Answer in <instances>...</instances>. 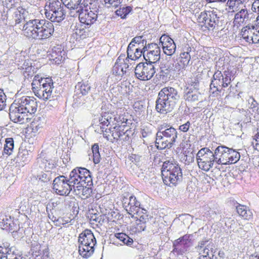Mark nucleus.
Returning a JSON list of instances; mask_svg holds the SVG:
<instances>
[{"label":"nucleus","instance_id":"f257e3e1","mask_svg":"<svg viewBox=\"0 0 259 259\" xmlns=\"http://www.w3.org/2000/svg\"><path fill=\"white\" fill-rule=\"evenodd\" d=\"M28 12L21 7H19L14 13L16 24H19L22 20L25 23L23 32L29 38L38 41L46 40L51 37L54 32L53 23L45 19H32L26 21Z\"/></svg>","mask_w":259,"mask_h":259},{"label":"nucleus","instance_id":"f03ea898","mask_svg":"<svg viewBox=\"0 0 259 259\" xmlns=\"http://www.w3.org/2000/svg\"><path fill=\"white\" fill-rule=\"evenodd\" d=\"M37 103L32 97L23 96L15 100L10 107L9 116L14 122L23 123L27 113L32 114L37 110Z\"/></svg>","mask_w":259,"mask_h":259},{"label":"nucleus","instance_id":"7ed1b4c3","mask_svg":"<svg viewBox=\"0 0 259 259\" xmlns=\"http://www.w3.org/2000/svg\"><path fill=\"white\" fill-rule=\"evenodd\" d=\"M180 99L177 89L171 87H164L158 93L156 101L155 109L161 114L172 111Z\"/></svg>","mask_w":259,"mask_h":259},{"label":"nucleus","instance_id":"20e7f679","mask_svg":"<svg viewBox=\"0 0 259 259\" xmlns=\"http://www.w3.org/2000/svg\"><path fill=\"white\" fill-rule=\"evenodd\" d=\"M158 129L155 140L157 148L162 150L171 148L178 138L177 130L166 124L161 125Z\"/></svg>","mask_w":259,"mask_h":259},{"label":"nucleus","instance_id":"39448f33","mask_svg":"<svg viewBox=\"0 0 259 259\" xmlns=\"http://www.w3.org/2000/svg\"><path fill=\"white\" fill-rule=\"evenodd\" d=\"M31 85L35 95L39 99L46 101L54 97L52 95L54 82L51 78L36 74L33 78Z\"/></svg>","mask_w":259,"mask_h":259},{"label":"nucleus","instance_id":"423d86ee","mask_svg":"<svg viewBox=\"0 0 259 259\" xmlns=\"http://www.w3.org/2000/svg\"><path fill=\"white\" fill-rule=\"evenodd\" d=\"M161 175L163 183L167 185L176 186L183 178L182 169L178 163L174 161H165L161 168Z\"/></svg>","mask_w":259,"mask_h":259},{"label":"nucleus","instance_id":"0eeeda50","mask_svg":"<svg viewBox=\"0 0 259 259\" xmlns=\"http://www.w3.org/2000/svg\"><path fill=\"white\" fill-rule=\"evenodd\" d=\"M78 251L83 258H88L94 252V246L96 244V238L92 232L86 229L78 237Z\"/></svg>","mask_w":259,"mask_h":259},{"label":"nucleus","instance_id":"6e6552de","mask_svg":"<svg viewBox=\"0 0 259 259\" xmlns=\"http://www.w3.org/2000/svg\"><path fill=\"white\" fill-rule=\"evenodd\" d=\"M66 9L64 5L59 1H53L45 7L46 17L51 23L62 22L65 18Z\"/></svg>","mask_w":259,"mask_h":259},{"label":"nucleus","instance_id":"1a4fd4ad","mask_svg":"<svg viewBox=\"0 0 259 259\" xmlns=\"http://www.w3.org/2000/svg\"><path fill=\"white\" fill-rule=\"evenodd\" d=\"M70 182L74 185H87L92 186L93 184L91 172L84 167H76L70 173Z\"/></svg>","mask_w":259,"mask_h":259},{"label":"nucleus","instance_id":"9d476101","mask_svg":"<svg viewBox=\"0 0 259 259\" xmlns=\"http://www.w3.org/2000/svg\"><path fill=\"white\" fill-rule=\"evenodd\" d=\"M74 187V185L70 182V177L67 178L63 175L59 176L55 178L53 182V189L60 195H68L73 190Z\"/></svg>","mask_w":259,"mask_h":259},{"label":"nucleus","instance_id":"9b49d317","mask_svg":"<svg viewBox=\"0 0 259 259\" xmlns=\"http://www.w3.org/2000/svg\"><path fill=\"white\" fill-rule=\"evenodd\" d=\"M156 73L155 66L148 62H140L135 68V76L138 79L147 81L151 79Z\"/></svg>","mask_w":259,"mask_h":259},{"label":"nucleus","instance_id":"f8f14e48","mask_svg":"<svg viewBox=\"0 0 259 259\" xmlns=\"http://www.w3.org/2000/svg\"><path fill=\"white\" fill-rule=\"evenodd\" d=\"M90 5L91 6H89L90 10L87 9V6H85V9L82 8V9L77 13L80 23L84 24L85 26H91L94 24L98 17V9L97 5L96 4H94L92 7H91L92 4H91Z\"/></svg>","mask_w":259,"mask_h":259},{"label":"nucleus","instance_id":"ddd939ff","mask_svg":"<svg viewBox=\"0 0 259 259\" xmlns=\"http://www.w3.org/2000/svg\"><path fill=\"white\" fill-rule=\"evenodd\" d=\"M221 13L217 10L204 11L200 13L198 17L197 21L199 23H202L206 27L214 28L218 26L220 21Z\"/></svg>","mask_w":259,"mask_h":259},{"label":"nucleus","instance_id":"4468645a","mask_svg":"<svg viewBox=\"0 0 259 259\" xmlns=\"http://www.w3.org/2000/svg\"><path fill=\"white\" fill-rule=\"evenodd\" d=\"M191 236V235L186 234L175 240L172 243L173 249L171 252L179 255H183L188 251L189 248L192 245Z\"/></svg>","mask_w":259,"mask_h":259},{"label":"nucleus","instance_id":"2eb2a0df","mask_svg":"<svg viewBox=\"0 0 259 259\" xmlns=\"http://www.w3.org/2000/svg\"><path fill=\"white\" fill-rule=\"evenodd\" d=\"M254 14L244 7V8L241 9L235 14L233 20L234 26L238 27L246 24L254 19Z\"/></svg>","mask_w":259,"mask_h":259},{"label":"nucleus","instance_id":"dca6fc26","mask_svg":"<svg viewBox=\"0 0 259 259\" xmlns=\"http://www.w3.org/2000/svg\"><path fill=\"white\" fill-rule=\"evenodd\" d=\"M125 200H127V198L124 197L122 201L123 207L131 217L134 218V214L136 213L138 214L139 212V209L141 208V203L137 200L134 195H131L130 197L129 201L127 203Z\"/></svg>","mask_w":259,"mask_h":259},{"label":"nucleus","instance_id":"f3484780","mask_svg":"<svg viewBox=\"0 0 259 259\" xmlns=\"http://www.w3.org/2000/svg\"><path fill=\"white\" fill-rule=\"evenodd\" d=\"M0 218V227L9 232H17L19 229L17 226L18 220L14 221L10 216L1 215Z\"/></svg>","mask_w":259,"mask_h":259},{"label":"nucleus","instance_id":"a211bd4d","mask_svg":"<svg viewBox=\"0 0 259 259\" xmlns=\"http://www.w3.org/2000/svg\"><path fill=\"white\" fill-rule=\"evenodd\" d=\"M81 0H61V3L70 11L69 14L71 17L77 16V13L85 7V5L80 3Z\"/></svg>","mask_w":259,"mask_h":259},{"label":"nucleus","instance_id":"6ab92c4d","mask_svg":"<svg viewBox=\"0 0 259 259\" xmlns=\"http://www.w3.org/2000/svg\"><path fill=\"white\" fill-rule=\"evenodd\" d=\"M160 43H161L164 53L168 56L173 55L176 50V45L170 37L162 35L160 38Z\"/></svg>","mask_w":259,"mask_h":259},{"label":"nucleus","instance_id":"aec40b11","mask_svg":"<svg viewBox=\"0 0 259 259\" xmlns=\"http://www.w3.org/2000/svg\"><path fill=\"white\" fill-rule=\"evenodd\" d=\"M215 159L213 152L210 150L205 156L199 159L198 164L199 167L204 171H208L213 165Z\"/></svg>","mask_w":259,"mask_h":259},{"label":"nucleus","instance_id":"412c9836","mask_svg":"<svg viewBox=\"0 0 259 259\" xmlns=\"http://www.w3.org/2000/svg\"><path fill=\"white\" fill-rule=\"evenodd\" d=\"M198 82L196 80L193 82V88L196 90H193L192 89L187 88L185 91L184 98L188 102H195L199 100L200 94L198 92Z\"/></svg>","mask_w":259,"mask_h":259},{"label":"nucleus","instance_id":"4be33fe9","mask_svg":"<svg viewBox=\"0 0 259 259\" xmlns=\"http://www.w3.org/2000/svg\"><path fill=\"white\" fill-rule=\"evenodd\" d=\"M50 60L56 64H60L65 59V52L59 47H54L50 54Z\"/></svg>","mask_w":259,"mask_h":259},{"label":"nucleus","instance_id":"5701e85b","mask_svg":"<svg viewBox=\"0 0 259 259\" xmlns=\"http://www.w3.org/2000/svg\"><path fill=\"white\" fill-rule=\"evenodd\" d=\"M73 189V191L75 195L83 197H82V199L90 197L93 191L91 186H87L86 184L74 185Z\"/></svg>","mask_w":259,"mask_h":259},{"label":"nucleus","instance_id":"b1692460","mask_svg":"<svg viewBox=\"0 0 259 259\" xmlns=\"http://www.w3.org/2000/svg\"><path fill=\"white\" fill-rule=\"evenodd\" d=\"M212 243H209L199 253L198 259H214L216 252Z\"/></svg>","mask_w":259,"mask_h":259},{"label":"nucleus","instance_id":"393cba45","mask_svg":"<svg viewBox=\"0 0 259 259\" xmlns=\"http://www.w3.org/2000/svg\"><path fill=\"white\" fill-rule=\"evenodd\" d=\"M160 52L154 51H151L147 52L145 54H144V58L145 60V62L148 63H152V65H155L156 62L158 61L160 58Z\"/></svg>","mask_w":259,"mask_h":259},{"label":"nucleus","instance_id":"a878e982","mask_svg":"<svg viewBox=\"0 0 259 259\" xmlns=\"http://www.w3.org/2000/svg\"><path fill=\"white\" fill-rule=\"evenodd\" d=\"M236 211L240 216L247 220H249L252 218V213L250 210L247 208L246 206L240 204L238 203H236Z\"/></svg>","mask_w":259,"mask_h":259},{"label":"nucleus","instance_id":"bb28decb","mask_svg":"<svg viewBox=\"0 0 259 259\" xmlns=\"http://www.w3.org/2000/svg\"><path fill=\"white\" fill-rule=\"evenodd\" d=\"M229 148L225 146L221 145L217 147L214 150V152H213L214 157L215 158V159H214L215 162L218 164H221V163H223L224 162L222 161V159L226 151H227L229 152Z\"/></svg>","mask_w":259,"mask_h":259},{"label":"nucleus","instance_id":"cd10ccee","mask_svg":"<svg viewBox=\"0 0 259 259\" xmlns=\"http://www.w3.org/2000/svg\"><path fill=\"white\" fill-rule=\"evenodd\" d=\"M126 127H127V126L125 125H115L113 127L109 128L108 131L109 133L112 134V136L114 140H120L122 137L123 133L124 132Z\"/></svg>","mask_w":259,"mask_h":259},{"label":"nucleus","instance_id":"c85d7f7f","mask_svg":"<svg viewBox=\"0 0 259 259\" xmlns=\"http://www.w3.org/2000/svg\"><path fill=\"white\" fill-rule=\"evenodd\" d=\"M32 158V153L26 149H19L17 155V161L22 162L24 164L28 163Z\"/></svg>","mask_w":259,"mask_h":259},{"label":"nucleus","instance_id":"c756f323","mask_svg":"<svg viewBox=\"0 0 259 259\" xmlns=\"http://www.w3.org/2000/svg\"><path fill=\"white\" fill-rule=\"evenodd\" d=\"M91 88L87 82H79L75 87V93L85 96L91 91Z\"/></svg>","mask_w":259,"mask_h":259},{"label":"nucleus","instance_id":"7c9ffc66","mask_svg":"<svg viewBox=\"0 0 259 259\" xmlns=\"http://www.w3.org/2000/svg\"><path fill=\"white\" fill-rule=\"evenodd\" d=\"M121 61V56H120L117 59L114 66L113 67V73L115 75L121 76L123 75L126 70H123V66H122V63L120 61Z\"/></svg>","mask_w":259,"mask_h":259},{"label":"nucleus","instance_id":"2f4dec72","mask_svg":"<svg viewBox=\"0 0 259 259\" xmlns=\"http://www.w3.org/2000/svg\"><path fill=\"white\" fill-rule=\"evenodd\" d=\"M14 148V140L12 138H7L5 140L4 150L3 151V155H10L13 151Z\"/></svg>","mask_w":259,"mask_h":259},{"label":"nucleus","instance_id":"473e14b6","mask_svg":"<svg viewBox=\"0 0 259 259\" xmlns=\"http://www.w3.org/2000/svg\"><path fill=\"white\" fill-rule=\"evenodd\" d=\"M87 98V97L85 98L83 95L76 94L75 93V94L73 96L72 107L75 108L84 105L86 102V99Z\"/></svg>","mask_w":259,"mask_h":259},{"label":"nucleus","instance_id":"72a5a7b5","mask_svg":"<svg viewBox=\"0 0 259 259\" xmlns=\"http://www.w3.org/2000/svg\"><path fill=\"white\" fill-rule=\"evenodd\" d=\"M169 73L168 69L160 66V70L156 74L155 77L159 81L165 82L168 79Z\"/></svg>","mask_w":259,"mask_h":259},{"label":"nucleus","instance_id":"f704fd0d","mask_svg":"<svg viewBox=\"0 0 259 259\" xmlns=\"http://www.w3.org/2000/svg\"><path fill=\"white\" fill-rule=\"evenodd\" d=\"M54 175L51 171L47 170L45 172H41L40 174L37 175L36 179L44 183H47L52 180Z\"/></svg>","mask_w":259,"mask_h":259},{"label":"nucleus","instance_id":"c9c22d12","mask_svg":"<svg viewBox=\"0 0 259 259\" xmlns=\"http://www.w3.org/2000/svg\"><path fill=\"white\" fill-rule=\"evenodd\" d=\"M145 50L144 47H143L141 49L135 48V50L134 51V53H132L131 54L129 53L127 54V58L125 59V61H128V59H130L132 60H136L139 59L142 55L144 56V54H145Z\"/></svg>","mask_w":259,"mask_h":259},{"label":"nucleus","instance_id":"e433bc0d","mask_svg":"<svg viewBox=\"0 0 259 259\" xmlns=\"http://www.w3.org/2000/svg\"><path fill=\"white\" fill-rule=\"evenodd\" d=\"M116 239L120 240L124 244L131 245L133 243V240L125 233H119L115 234Z\"/></svg>","mask_w":259,"mask_h":259},{"label":"nucleus","instance_id":"4c0bfd02","mask_svg":"<svg viewBox=\"0 0 259 259\" xmlns=\"http://www.w3.org/2000/svg\"><path fill=\"white\" fill-rule=\"evenodd\" d=\"M9 250H9L8 253L5 254L6 259H26L18 250L15 251L12 247L9 248Z\"/></svg>","mask_w":259,"mask_h":259},{"label":"nucleus","instance_id":"58836bf2","mask_svg":"<svg viewBox=\"0 0 259 259\" xmlns=\"http://www.w3.org/2000/svg\"><path fill=\"white\" fill-rule=\"evenodd\" d=\"M252 26L248 24L242 28L239 35L241 36V38L244 41H245V39L250 40L249 37H248V34H252ZM240 39L241 40V39Z\"/></svg>","mask_w":259,"mask_h":259},{"label":"nucleus","instance_id":"ea45409f","mask_svg":"<svg viewBox=\"0 0 259 259\" xmlns=\"http://www.w3.org/2000/svg\"><path fill=\"white\" fill-rule=\"evenodd\" d=\"M191 50V48L189 47L187 48L186 52L181 53L180 62L183 64V65L182 66V67H185L188 65L191 59V56L189 51H190Z\"/></svg>","mask_w":259,"mask_h":259},{"label":"nucleus","instance_id":"a19ab883","mask_svg":"<svg viewBox=\"0 0 259 259\" xmlns=\"http://www.w3.org/2000/svg\"><path fill=\"white\" fill-rule=\"evenodd\" d=\"M131 11L132 8L130 6L121 7L120 6L119 9L115 11V13L117 16H120L121 18L125 19Z\"/></svg>","mask_w":259,"mask_h":259},{"label":"nucleus","instance_id":"79ce46f5","mask_svg":"<svg viewBox=\"0 0 259 259\" xmlns=\"http://www.w3.org/2000/svg\"><path fill=\"white\" fill-rule=\"evenodd\" d=\"M92 151L93 156V162L95 164H98L100 161L101 156L99 153V147L98 144H94L92 147Z\"/></svg>","mask_w":259,"mask_h":259},{"label":"nucleus","instance_id":"37998d69","mask_svg":"<svg viewBox=\"0 0 259 259\" xmlns=\"http://www.w3.org/2000/svg\"><path fill=\"white\" fill-rule=\"evenodd\" d=\"M134 44H139L140 46L144 47L147 44V40L143 36H137L133 38L129 44V49L134 45Z\"/></svg>","mask_w":259,"mask_h":259},{"label":"nucleus","instance_id":"c03bdc74","mask_svg":"<svg viewBox=\"0 0 259 259\" xmlns=\"http://www.w3.org/2000/svg\"><path fill=\"white\" fill-rule=\"evenodd\" d=\"M248 103L249 105V108L252 110V111L259 114V104L253 97H249L248 99Z\"/></svg>","mask_w":259,"mask_h":259},{"label":"nucleus","instance_id":"a18cd8bd","mask_svg":"<svg viewBox=\"0 0 259 259\" xmlns=\"http://www.w3.org/2000/svg\"><path fill=\"white\" fill-rule=\"evenodd\" d=\"M23 66H25L23 67V75L25 78L29 79V77H31L33 76L34 72V69H35L34 67H32L31 65L29 66L27 65H25V63H24Z\"/></svg>","mask_w":259,"mask_h":259},{"label":"nucleus","instance_id":"49530a36","mask_svg":"<svg viewBox=\"0 0 259 259\" xmlns=\"http://www.w3.org/2000/svg\"><path fill=\"white\" fill-rule=\"evenodd\" d=\"M229 152H231L230 161H228L229 164L235 163L239 161L240 158V155L239 152L231 148H229Z\"/></svg>","mask_w":259,"mask_h":259},{"label":"nucleus","instance_id":"de8ad7c7","mask_svg":"<svg viewBox=\"0 0 259 259\" xmlns=\"http://www.w3.org/2000/svg\"><path fill=\"white\" fill-rule=\"evenodd\" d=\"M100 124H101L100 128L101 132L103 133L106 132L108 133V129L106 127L108 126L110 124V122L109 121L108 118H106L105 117H102L101 118L99 119Z\"/></svg>","mask_w":259,"mask_h":259},{"label":"nucleus","instance_id":"09e8293b","mask_svg":"<svg viewBox=\"0 0 259 259\" xmlns=\"http://www.w3.org/2000/svg\"><path fill=\"white\" fill-rule=\"evenodd\" d=\"M103 3L104 2L105 5L107 7H115L117 8L121 3L122 0H101Z\"/></svg>","mask_w":259,"mask_h":259},{"label":"nucleus","instance_id":"8fccbe9b","mask_svg":"<svg viewBox=\"0 0 259 259\" xmlns=\"http://www.w3.org/2000/svg\"><path fill=\"white\" fill-rule=\"evenodd\" d=\"M71 221V220L69 218L67 219L64 218H59L58 219L55 218L54 221L55 225L58 227H61L62 225H65Z\"/></svg>","mask_w":259,"mask_h":259},{"label":"nucleus","instance_id":"3c124183","mask_svg":"<svg viewBox=\"0 0 259 259\" xmlns=\"http://www.w3.org/2000/svg\"><path fill=\"white\" fill-rule=\"evenodd\" d=\"M252 34L253 35V39L254 41V44H257L259 42V26H252Z\"/></svg>","mask_w":259,"mask_h":259},{"label":"nucleus","instance_id":"603ef678","mask_svg":"<svg viewBox=\"0 0 259 259\" xmlns=\"http://www.w3.org/2000/svg\"><path fill=\"white\" fill-rule=\"evenodd\" d=\"M7 97L3 90L0 89V111L4 109L6 106Z\"/></svg>","mask_w":259,"mask_h":259},{"label":"nucleus","instance_id":"864d4df0","mask_svg":"<svg viewBox=\"0 0 259 259\" xmlns=\"http://www.w3.org/2000/svg\"><path fill=\"white\" fill-rule=\"evenodd\" d=\"M145 51H154L157 52H160V47L158 46V45L157 44L155 43H151L150 44H148L147 45V44L144 47Z\"/></svg>","mask_w":259,"mask_h":259},{"label":"nucleus","instance_id":"5fc2aeb1","mask_svg":"<svg viewBox=\"0 0 259 259\" xmlns=\"http://www.w3.org/2000/svg\"><path fill=\"white\" fill-rule=\"evenodd\" d=\"M142 210L144 211L145 212L142 211L143 214L139 215V218L137 220V224H146L149 221L148 216L147 214H146L147 210L144 208H142Z\"/></svg>","mask_w":259,"mask_h":259},{"label":"nucleus","instance_id":"6e6d98bb","mask_svg":"<svg viewBox=\"0 0 259 259\" xmlns=\"http://www.w3.org/2000/svg\"><path fill=\"white\" fill-rule=\"evenodd\" d=\"M223 80H211V82L209 85L210 91L213 90L214 88L220 87H223Z\"/></svg>","mask_w":259,"mask_h":259},{"label":"nucleus","instance_id":"4d7b16f0","mask_svg":"<svg viewBox=\"0 0 259 259\" xmlns=\"http://www.w3.org/2000/svg\"><path fill=\"white\" fill-rule=\"evenodd\" d=\"M223 88H222V87L219 86L218 87L214 88L213 90H209L210 96L213 97H218V96L220 95L221 93L224 91Z\"/></svg>","mask_w":259,"mask_h":259},{"label":"nucleus","instance_id":"13d9d810","mask_svg":"<svg viewBox=\"0 0 259 259\" xmlns=\"http://www.w3.org/2000/svg\"><path fill=\"white\" fill-rule=\"evenodd\" d=\"M210 150L207 148H203L201 149L197 154L196 159L197 162L199 161V159H201L204 156H205L206 153L208 152Z\"/></svg>","mask_w":259,"mask_h":259},{"label":"nucleus","instance_id":"bf43d9fd","mask_svg":"<svg viewBox=\"0 0 259 259\" xmlns=\"http://www.w3.org/2000/svg\"><path fill=\"white\" fill-rule=\"evenodd\" d=\"M9 245L7 244H4V246H0V258L5 257V254L8 253L9 250Z\"/></svg>","mask_w":259,"mask_h":259},{"label":"nucleus","instance_id":"052dcab7","mask_svg":"<svg viewBox=\"0 0 259 259\" xmlns=\"http://www.w3.org/2000/svg\"><path fill=\"white\" fill-rule=\"evenodd\" d=\"M40 247L39 245H36V246H32L31 247V251L32 252V254L33 255L38 256L41 254Z\"/></svg>","mask_w":259,"mask_h":259},{"label":"nucleus","instance_id":"680f3d73","mask_svg":"<svg viewBox=\"0 0 259 259\" xmlns=\"http://www.w3.org/2000/svg\"><path fill=\"white\" fill-rule=\"evenodd\" d=\"M223 75V87L227 88L231 83V75L229 74H224Z\"/></svg>","mask_w":259,"mask_h":259},{"label":"nucleus","instance_id":"e2e57ef3","mask_svg":"<svg viewBox=\"0 0 259 259\" xmlns=\"http://www.w3.org/2000/svg\"><path fill=\"white\" fill-rule=\"evenodd\" d=\"M230 153L231 152L226 151L223 159H222V161L224 162L223 163H221V164H229V163L228 162V161H230Z\"/></svg>","mask_w":259,"mask_h":259},{"label":"nucleus","instance_id":"0e129e2a","mask_svg":"<svg viewBox=\"0 0 259 259\" xmlns=\"http://www.w3.org/2000/svg\"><path fill=\"white\" fill-rule=\"evenodd\" d=\"M190 125H191V123L190 122V121H188L185 123H184L182 125H181L179 126V130L183 132H184V133L187 132L188 131L190 127Z\"/></svg>","mask_w":259,"mask_h":259},{"label":"nucleus","instance_id":"69168bd1","mask_svg":"<svg viewBox=\"0 0 259 259\" xmlns=\"http://www.w3.org/2000/svg\"><path fill=\"white\" fill-rule=\"evenodd\" d=\"M223 80V74L221 72V71L219 70L216 71L212 78L211 80Z\"/></svg>","mask_w":259,"mask_h":259},{"label":"nucleus","instance_id":"338daca9","mask_svg":"<svg viewBox=\"0 0 259 259\" xmlns=\"http://www.w3.org/2000/svg\"><path fill=\"white\" fill-rule=\"evenodd\" d=\"M131 133V131H129L128 129L125 130L124 132L123 133L122 137L120 140H122L123 141H128L130 139V134Z\"/></svg>","mask_w":259,"mask_h":259},{"label":"nucleus","instance_id":"774afa93","mask_svg":"<svg viewBox=\"0 0 259 259\" xmlns=\"http://www.w3.org/2000/svg\"><path fill=\"white\" fill-rule=\"evenodd\" d=\"M252 10L259 15V0L255 1L252 5Z\"/></svg>","mask_w":259,"mask_h":259}]
</instances>
